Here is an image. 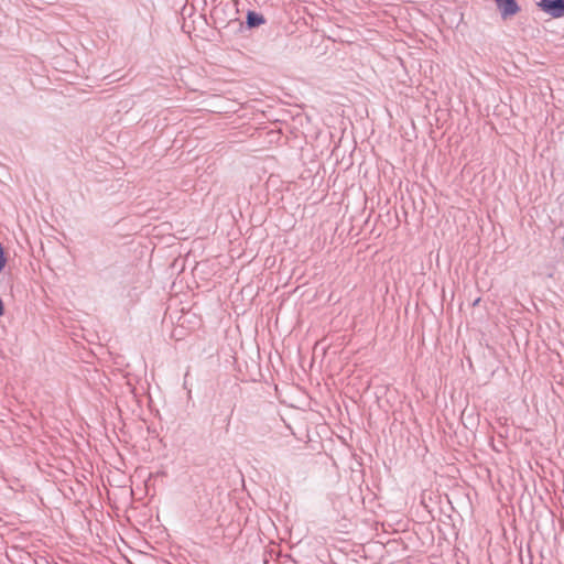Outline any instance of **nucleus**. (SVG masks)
Returning a JSON list of instances; mask_svg holds the SVG:
<instances>
[{
    "label": "nucleus",
    "mask_w": 564,
    "mask_h": 564,
    "mask_svg": "<svg viewBox=\"0 0 564 564\" xmlns=\"http://www.w3.org/2000/svg\"><path fill=\"white\" fill-rule=\"evenodd\" d=\"M538 6L553 18L564 15V0H541Z\"/></svg>",
    "instance_id": "f257e3e1"
},
{
    "label": "nucleus",
    "mask_w": 564,
    "mask_h": 564,
    "mask_svg": "<svg viewBox=\"0 0 564 564\" xmlns=\"http://www.w3.org/2000/svg\"><path fill=\"white\" fill-rule=\"evenodd\" d=\"M497 6L503 18L516 14L519 7L514 0H497Z\"/></svg>",
    "instance_id": "f03ea898"
},
{
    "label": "nucleus",
    "mask_w": 564,
    "mask_h": 564,
    "mask_svg": "<svg viewBox=\"0 0 564 564\" xmlns=\"http://www.w3.org/2000/svg\"><path fill=\"white\" fill-rule=\"evenodd\" d=\"M262 22V19H256L253 13L248 14V24L249 25H257Z\"/></svg>",
    "instance_id": "7ed1b4c3"
}]
</instances>
